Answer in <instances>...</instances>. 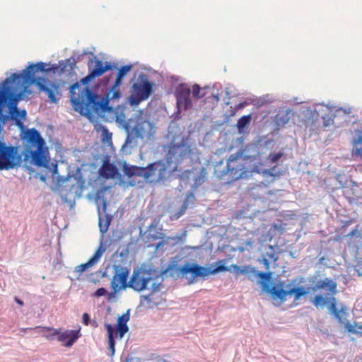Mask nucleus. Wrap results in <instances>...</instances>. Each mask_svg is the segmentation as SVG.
<instances>
[{"label": "nucleus", "mask_w": 362, "mask_h": 362, "mask_svg": "<svg viewBox=\"0 0 362 362\" xmlns=\"http://www.w3.org/2000/svg\"><path fill=\"white\" fill-rule=\"evenodd\" d=\"M115 86V83L112 87L110 93L107 94V98L109 100H118L121 97L120 91Z\"/></svg>", "instance_id": "2f4dec72"}, {"label": "nucleus", "mask_w": 362, "mask_h": 362, "mask_svg": "<svg viewBox=\"0 0 362 362\" xmlns=\"http://www.w3.org/2000/svg\"><path fill=\"white\" fill-rule=\"evenodd\" d=\"M349 236L351 238L356 236V238H359L360 240H362V235L358 228L354 229L349 234Z\"/></svg>", "instance_id": "ea45409f"}, {"label": "nucleus", "mask_w": 362, "mask_h": 362, "mask_svg": "<svg viewBox=\"0 0 362 362\" xmlns=\"http://www.w3.org/2000/svg\"><path fill=\"white\" fill-rule=\"evenodd\" d=\"M129 270L127 268H120L116 271L111 281V286L115 291L129 288Z\"/></svg>", "instance_id": "ddd939ff"}, {"label": "nucleus", "mask_w": 362, "mask_h": 362, "mask_svg": "<svg viewBox=\"0 0 362 362\" xmlns=\"http://www.w3.org/2000/svg\"><path fill=\"white\" fill-rule=\"evenodd\" d=\"M132 69V65H125L122 66L118 71L117 78L115 80V86H119L121 84L123 77Z\"/></svg>", "instance_id": "cd10ccee"}, {"label": "nucleus", "mask_w": 362, "mask_h": 362, "mask_svg": "<svg viewBox=\"0 0 362 362\" xmlns=\"http://www.w3.org/2000/svg\"><path fill=\"white\" fill-rule=\"evenodd\" d=\"M30 85V84H28V87ZM28 88L26 89V91H25L24 93H27V92H28V93H30V91H28Z\"/></svg>", "instance_id": "49530a36"}, {"label": "nucleus", "mask_w": 362, "mask_h": 362, "mask_svg": "<svg viewBox=\"0 0 362 362\" xmlns=\"http://www.w3.org/2000/svg\"><path fill=\"white\" fill-rule=\"evenodd\" d=\"M168 239L174 240V238H168Z\"/></svg>", "instance_id": "8fccbe9b"}, {"label": "nucleus", "mask_w": 362, "mask_h": 362, "mask_svg": "<svg viewBox=\"0 0 362 362\" xmlns=\"http://www.w3.org/2000/svg\"><path fill=\"white\" fill-rule=\"evenodd\" d=\"M135 136L140 139H151L155 134V126L148 120L139 119L133 128Z\"/></svg>", "instance_id": "f8f14e48"}, {"label": "nucleus", "mask_w": 362, "mask_h": 362, "mask_svg": "<svg viewBox=\"0 0 362 362\" xmlns=\"http://www.w3.org/2000/svg\"><path fill=\"white\" fill-rule=\"evenodd\" d=\"M200 92H201L200 86L198 84L193 85L192 88V93L193 97L195 98H201L204 97V95L201 94Z\"/></svg>", "instance_id": "72a5a7b5"}, {"label": "nucleus", "mask_w": 362, "mask_h": 362, "mask_svg": "<svg viewBox=\"0 0 362 362\" xmlns=\"http://www.w3.org/2000/svg\"><path fill=\"white\" fill-rule=\"evenodd\" d=\"M111 221L112 217L108 215H105L104 217L99 218V227L102 233H105L107 231Z\"/></svg>", "instance_id": "c85d7f7f"}, {"label": "nucleus", "mask_w": 362, "mask_h": 362, "mask_svg": "<svg viewBox=\"0 0 362 362\" xmlns=\"http://www.w3.org/2000/svg\"><path fill=\"white\" fill-rule=\"evenodd\" d=\"M151 279L149 274L146 270L134 269L129 279V288L138 292L144 291Z\"/></svg>", "instance_id": "9d476101"}, {"label": "nucleus", "mask_w": 362, "mask_h": 362, "mask_svg": "<svg viewBox=\"0 0 362 362\" xmlns=\"http://www.w3.org/2000/svg\"><path fill=\"white\" fill-rule=\"evenodd\" d=\"M229 269L227 267L224 265H219L213 270L209 271L208 270L207 268L199 266L196 264L192 265L186 264L182 266L181 268L180 269V271L182 274L192 273L194 278L199 276H206L209 274H214L219 272H226Z\"/></svg>", "instance_id": "1a4fd4ad"}, {"label": "nucleus", "mask_w": 362, "mask_h": 362, "mask_svg": "<svg viewBox=\"0 0 362 362\" xmlns=\"http://www.w3.org/2000/svg\"><path fill=\"white\" fill-rule=\"evenodd\" d=\"M322 119H323L324 126L328 127L331 124L333 123L334 116L332 115H331L330 116L327 115V116L323 117Z\"/></svg>", "instance_id": "4c0bfd02"}, {"label": "nucleus", "mask_w": 362, "mask_h": 362, "mask_svg": "<svg viewBox=\"0 0 362 362\" xmlns=\"http://www.w3.org/2000/svg\"><path fill=\"white\" fill-rule=\"evenodd\" d=\"M327 288L329 293L334 296L337 293V284L332 280L325 279V280H320L316 282L314 290H322Z\"/></svg>", "instance_id": "5701e85b"}, {"label": "nucleus", "mask_w": 362, "mask_h": 362, "mask_svg": "<svg viewBox=\"0 0 362 362\" xmlns=\"http://www.w3.org/2000/svg\"><path fill=\"white\" fill-rule=\"evenodd\" d=\"M61 66V72L72 71L74 69L75 64L71 62V59H68L64 62L59 63Z\"/></svg>", "instance_id": "c756f323"}, {"label": "nucleus", "mask_w": 362, "mask_h": 362, "mask_svg": "<svg viewBox=\"0 0 362 362\" xmlns=\"http://www.w3.org/2000/svg\"><path fill=\"white\" fill-rule=\"evenodd\" d=\"M250 272L255 273L256 271H255V268H250Z\"/></svg>", "instance_id": "a18cd8bd"}, {"label": "nucleus", "mask_w": 362, "mask_h": 362, "mask_svg": "<svg viewBox=\"0 0 362 362\" xmlns=\"http://www.w3.org/2000/svg\"><path fill=\"white\" fill-rule=\"evenodd\" d=\"M288 295H293L294 300H298L301 296H305L308 292L303 286L293 287L288 290Z\"/></svg>", "instance_id": "bb28decb"}, {"label": "nucleus", "mask_w": 362, "mask_h": 362, "mask_svg": "<svg viewBox=\"0 0 362 362\" xmlns=\"http://www.w3.org/2000/svg\"><path fill=\"white\" fill-rule=\"evenodd\" d=\"M352 144L354 146L352 155L362 161V129L357 132Z\"/></svg>", "instance_id": "b1692460"}, {"label": "nucleus", "mask_w": 362, "mask_h": 362, "mask_svg": "<svg viewBox=\"0 0 362 362\" xmlns=\"http://www.w3.org/2000/svg\"><path fill=\"white\" fill-rule=\"evenodd\" d=\"M284 284V282H280L279 285L271 287L269 283L264 282L262 283V289L269 293L274 300L278 299L281 303H283L288 296V290L282 288Z\"/></svg>", "instance_id": "2eb2a0df"}, {"label": "nucleus", "mask_w": 362, "mask_h": 362, "mask_svg": "<svg viewBox=\"0 0 362 362\" xmlns=\"http://www.w3.org/2000/svg\"><path fill=\"white\" fill-rule=\"evenodd\" d=\"M337 179L341 184V188L344 189V194L349 202H354L362 199V189L356 182L351 180V185L346 186V184L343 182L344 180L346 181V178L340 174L337 175Z\"/></svg>", "instance_id": "9b49d317"}, {"label": "nucleus", "mask_w": 362, "mask_h": 362, "mask_svg": "<svg viewBox=\"0 0 362 362\" xmlns=\"http://www.w3.org/2000/svg\"><path fill=\"white\" fill-rule=\"evenodd\" d=\"M349 245H351V244H354V241H353V240H351V241L349 242Z\"/></svg>", "instance_id": "de8ad7c7"}, {"label": "nucleus", "mask_w": 362, "mask_h": 362, "mask_svg": "<svg viewBox=\"0 0 362 362\" xmlns=\"http://www.w3.org/2000/svg\"><path fill=\"white\" fill-rule=\"evenodd\" d=\"M358 325L356 323L351 324L349 322L344 324V327L349 333L356 334L361 336V330L358 329Z\"/></svg>", "instance_id": "7c9ffc66"}, {"label": "nucleus", "mask_w": 362, "mask_h": 362, "mask_svg": "<svg viewBox=\"0 0 362 362\" xmlns=\"http://www.w3.org/2000/svg\"><path fill=\"white\" fill-rule=\"evenodd\" d=\"M278 257L275 252V249L272 245L265 247L264 252L262 253V257L259 262L263 264L265 270L269 269V264L272 262H276Z\"/></svg>", "instance_id": "a211bd4d"}, {"label": "nucleus", "mask_w": 362, "mask_h": 362, "mask_svg": "<svg viewBox=\"0 0 362 362\" xmlns=\"http://www.w3.org/2000/svg\"><path fill=\"white\" fill-rule=\"evenodd\" d=\"M83 323L85 325H88L90 322V316L88 313H83L82 316Z\"/></svg>", "instance_id": "79ce46f5"}, {"label": "nucleus", "mask_w": 362, "mask_h": 362, "mask_svg": "<svg viewBox=\"0 0 362 362\" xmlns=\"http://www.w3.org/2000/svg\"><path fill=\"white\" fill-rule=\"evenodd\" d=\"M247 159L243 156L242 153L238 152L231 155L227 161V167L225 172L221 176L227 175V182H230L247 177Z\"/></svg>", "instance_id": "20e7f679"}, {"label": "nucleus", "mask_w": 362, "mask_h": 362, "mask_svg": "<svg viewBox=\"0 0 362 362\" xmlns=\"http://www.w3.org/2000/svg\"><path fill=\"white\" fill-rule=\"evenodd\" d=\"M186 208H187L186 206H183L182 209L179 212H177L175 216H176L177 218H180L183 214V213L185 212Z\"/></svg>", "instance_id": "37998d69"}, {"label": "nucleus", "mask_w": 362, "mask_h": 362, "mask_svg": "<svg viewBox=\"0 0 362 362\" xmlns=\"http://www.w3.org/2000/svg\"><path fill=\"white\" fill-rule=\"evenodd\" d=\"M105 207H106V204H105V202H104V208H105Z\"/></svg>", "instance_id": "09e8293b"}, {"label": "nucleus", "mask_w": 362, "mask_h": 362, "mask_svg": "<svg viewBox=\"0 0 362 362\" xmlns=\"http://www.w3.org/2000/svg\"><path fill=\"white\" fill-rule=\"evenodd\" d=\"M284 155L283 151L272 152L267 157L265 163H259L255 165L250 170V177L255 174L262 175L263 180L260 182L259 186L266 187L269 184L279 179L283 175V170L279 168L278 165H272L277 163Z\"/></svg>", "instance_id": "7ed1b4c3"}, {"label": "nucleus", "mask_w": 362, "mask_h": 362, "mask_svg": "<svg viewBox=\"0 0 362 362\" xmlns=\"http://www.w3.org/2000/svg\"><path fill=\"white\" fill-rule=\"evenodd\" d=\"M264 103H266V101L264 99L262 98H250V104L256 105V106H262Z\"/></svg>", "instance_id": "e433bc0d"}, {"label": "nucleus", "mask_w": 362, "mask_h": 362, "mask_svg": "<svg viewBox=\"0 0 362 362\" xmlns=\"http://www.w3.org/2000/svg\"><path fill=\"white\" fill-rule=\"evenodd\" d=\"M313 303L315 306L324 305L326 303L325 298L321 295H317L313 300Z\"/></svg>", "instance_id": "c9c22d12"}, {"label": "nucleus", "mask_w": 362, "mask_h": 362, "mask_svg": "<svg viewBox=\"0 0 362 362\" xmlns=\"http://www.w3.org/2000/svg\"><path fill=\"white\" fill-rule=\"evenodd\" d=\"M21 156L18 149L13 146H7L0 139V170H8L18 165Z\"/></svg>", "instance_id": "39448f33"}, {"label": "nucleus", "mask_w": 362, "mask_h": 362, "mask_svg": "<svg viewBox=\"0 0 362 362\" xmlns=\"http://www.w3.org/2000/svg\"><path fill=\"white\" fill-rule=\"evenodd\" d=\"M25 137L27 142V148L29 149L45 145V142L41 137L40 134L34 128L28 129L25 132Z\"/></svg>", "instance_id": "dca6fc26"}, {"label": "nucleus", "mask_w": 362, "mask_h": 362, "mask_svg": "<svg viewBox=\"0 0 362 362\" xmlns=\"http://www.w3.org/2000/svg\"><path fill=\"white\" fill-rule=\"evenodd\" d=\"M191 90L187 87L181 88L177 94V103L179 106H182L185 110L192 107L190 99Z\"/></svg>", "instance_id": "6ab92c4d"}, {"label": "nucleus", "mask_w": 362, "mask_h": 362, "mask_svg": "<svg viewBox=\"0 0 362 362\" xmlns=\"http://www.w3.org/2000/svg\"><path fill=\"white\" fill-rule=\"evenodd\" d=\"M90 72L81 80L82 85L76 83L71 86L70 100L74 109L81 115H91L105 111L107 108V102L104 98L93 93L90 88L84 86L88 82L96 77L102 76L105 72L112 69L110 62H103L96 59L92 69L89 67Z\"/></svg>", "instance_id": "f03ea898"}, {"label": "nucleus", "mask_w": 362, "mask_h": 362, "mask_svg": "<svg viewBox=\"0 0 362 362\" xmlns=\"http://www.w3.org/2000/svg\"><path fill=\"white\" fill-rule=\"evenodd\" d=\"M58 69L56 64L46 69V64L40 62L28 66L22 74H13L10 78H6L0 86V122L5 123L12 119L17 126H23L22 120L25 119L27 112L25 110L18 109V103L23 98L28 84L37 85L47 94L52 103H57L56 95L59 93V84L52 83L48 87L42 83L40 78L35 77V73H56Z\"/></svg>", "instance_id": "f257e3e1"}, {"label": "nucleus", "mask_w": 362, "mask_h": 362, "mask_svg": "<svg viewBox=\"0 0 362 362\" xmlns=\"http://www.w3.org/2000/svg\"><path fill=\"white\" fill-rule=\"evenodd\" d=\"M100 175L105 179L115 178L118 175V170L115 165L105 161L100 168Z\"/></svg>", "instance_id": "412c9836"}, {"label": "nucleus", "mask_w": 362, "mask_h": 362, "mask_svg": "<svg viewBox=\"0 0 362 362\" xmlns=\"http://www.w3.org/2000/svg\"><path fill=\"white\" fill-rule=\"evenodd\" d=\"M36 328L52 331L51 337L57 336V340L62 342L63 346L66 347H71L80 337L81 335L80 329H66L62 332L61 329H57L49 327H37Z\"/></svg>", "instance_id": "6e6552de"}, {"label": "nucleus", "mask_w": 362, "mask_h": 362, "mask_svg": "<svg viewBox=\"0 0 362 362\" xmlns=\"http://www.w3.org/2000/svg\"><path fill=\"white\" fill-rule=\"evenodd\" d=\"M107 290L105 288H100L94 293V296L100 297L106 295Z\"/></svg>", "instance_id": "58836bf2"}, {"label": "nucleus", "mask_w": 362, "mask_h": 362, "mask_svg": "<svg viewBox=\"0 0 362 362\" xmlns=\"http://www.w3.org/2000/svg\"><path fill=\"white\" fill-rule=\"evenodd\" d=\"M257 276L262 280V281L261 282V284L262 285V283L264 282L268 283V281L271 279L272 273L261 272L257 274Z\"/></svg>", "instance_id": "f704fd0d"}, {"label": "nucleus", "mask_w": 362, "mask_h": 362, "mask_svg": "<svg viewBox=\"0 0 362 362\" xmlns=\"http://www.w3.org/2000/svg\"><path fill=\"white\" fill-rule=\"evenodd\" d=\"M144 170L143 177L150 183L163 182L166 179L168 174L167 166L161 160L149 164L147 167L144 168Z\"/></svg>", "instance_id": "0eeeda50"}, {"label": "nucleus", "mask_w": 362, "mask_h": 362, "mask_svg": "<svg viewBox=\"0 0 362 362\" xmlns=\"http://www.w3.org/2000/svg\"><path fill=\"white\" fill-rule=\"evenodd\" d=\"M329 310L332 314L334 317L337 320L339 323H343V319L346 315V308L344 305H342L340 310H338L337 308V300L336 298L332 297L330 299V305L329 306Z\"/></svg>", "instance_id": "4be33fe9"}, {"label": "nucleus", "mask_w": 362, "mask_h": 362, "mask_svg": "<svg viewBox=\"0 0 362 362\" xmlns=\"http://www.w3.org/2000/svg\"><path fill=\"white\" fill-rule=\"evenodd\" d=\"M153 91V83L146 78H141L132 86V93L129 100L132 105H137L148 98Z\"/></svg>", "instance_id": "423d86ee"}, {"label": "nucleus", "mask_w": 362, "mask_h": 362, "mask_svg": "<svg viewBox=\"0 0 362 362\" xmlns=\"http://www.w3.org/2000/svg\"><path fill=\"white\" fill-rule=\"evenodd\" d=\"M105 251V248L102 245H100L93 257L86 263L82 264L75 267L74 272L78 274H81L86 270L97 263Z\"/></svg>", "instance_id": "f3484780"}, {"label": "nucleus", "mask_w": 362, "mask_h": 362, "mask_svg": "<svg viewBox=\"0 0 362 362\" xmlns=\"http://www.w3.org/2000/svg\"><path fill=\"white\" fill-rule=\"evenodd\" d=\"M105 328L107 332V337H108V344H109V351H110L111 356H113L115 354V328L111 325L110 324H106Z\"/></svg>", "instance_id": "393cba45"}, {"label": "nucleus", "mask_w": 362, "mask_h": 362, "mask_svg": "<svg viewBox=\"0 0 362 362\" xmlns=\"http://www.w3.org/2000/svg\"><path fill=\"white\" fill-rule=\"evenodd\" d=\"M144 167H138V166H130V167H124V174L128 177H132L134 175L140 176L143 177V172L144 171Z\"/></svg>", "instance_id": "a878e982"}, {"label": "nucleus", "mask_w": 362, "mask_h": 362, "mask_svg": "<svg viewBox=\"0 0 362 362\" xmlns=\"http://www.w3.org/2000/svg\"><path fill=\"white\" fill-rule=\"evenodd\" d=\"M33 163L35 165L47 168L49 167V157L47 148L45 145L38 146L35 150H30Z\"/></svg>", "instance_id": "4468645a"}, {"label": "nucleus", "mask_w": 362, "mask_h": 362, "mask_svg": "<svg viewBox=\"0 0 362 362\" xmlns=\"http://www.w3.org/2000/svg\"><path fill=\"white\" fill-rule=\"evenodd\" d=\"M15 301L20 305L23 306V302L20 300L19 298H18L17 297L15 298Z\"/></svg>", "instance_id": "c03bdc74"}, {"label": "nucleus", "mask_w": 362, "mask_h": 362, "mask_svg": "<svg viewBox=\"0 0 362 362\" xmlns=\"http://www.w3.org/2000/svg\"><path fill=\"white\" fill-rule=\"evenodd\" d=\"M181 147L180 145H173L172 146L168 151V153L174 157L175 153H176L177 149Z\"/></svg>", "instance_id": "a19ab883"}, {"label": "nucleus", "mask_w": 362, "mask_h": 362, "mask_svg": "<svg viewBox=\"0 0 362 362\" xmlns=\"http://www.w3.org/2000/svg\"><path fill=\"white\" fill-rule=\"evenodd\" d=\"M247 124H249V115L243 116L238 119L237 127L240 133L243 132Z\"/></svg>", "instance_id": "473e14b6"}, {"label": "nucleus", "mask_w": 362, "mask_h": 362, "mask_svg": "<svg viewBox=\"0 0 362 362\" xmlns=\"http://www.w3.org/2000/svg\"><path fill=\"white\" fill-rule=\"evenodd\" d=\"M129 320V311L127 310L125 313L119 316L117 321L116 325V336L118 335L119 339H122L124 334L129 331L127 322Z\"/></svg>", "instance_id": "aec40b11"}]
</instances>
